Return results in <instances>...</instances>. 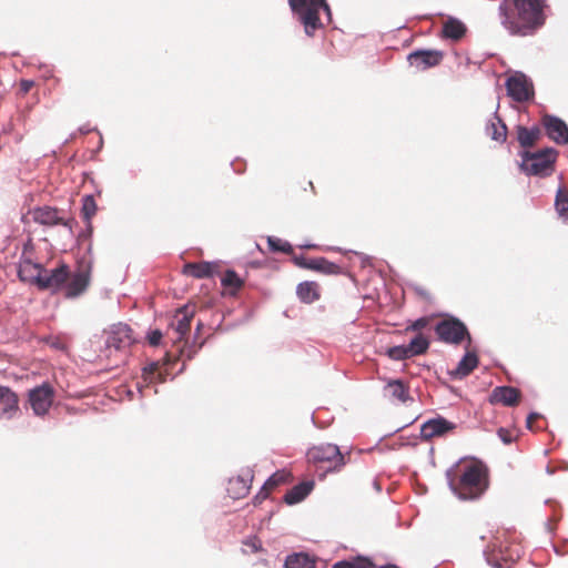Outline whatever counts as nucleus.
Segmentation results:
<instances>
[{
    "mask_svg": "<svg viewBox=\"0 0 568 568\" xmlns=\"http://www.w3.org/2000/svg\"><path fill=\"white\" fill-rule=\"evenodd\" d=\"M272 491L267 489L264 485L261 488V490L255 495L253 503L254 505L261 504L263 500H265Z\"/></svg>",
    "mask_w": 568,
    "mask_h": 568,
    "instance_id": "45",
    "label": "nucleus"
},
{
    "mask_svg": "<svg viewBox=\"0 0 568 568\" xmlns=\"http://www.w3.org/2000/svg\"><path fill=\"white\" fill-rule=\"evenodd\" d=\"M466 26L455 18H449L443 24L442 36L446 39L460 40L466 33Z\"/></svg>",
    "mask_w": 568,
    "mask_h": 568,
    "instance_id": "25",
    "label": "nucleus"
},
{
    "mask_svg": "<svg viewBox=\"0 0 568 568\" xmlns=\"http://www.w3.org/2000/svg\"><path fill=\"white\" fill-rule=\"evenodd\" d=\"M91 281V264L81 261L77 270L71 273L70 277L63 286L64 296L67 298H75L82 295L90 285Z\"/></svg>",
    "mask_w": 568,
    "mask_h": 568,
    "instance_id": "8",
    "label": "nucleus"
},
{
    "mask_svg": "<svg viewBox=\"0 0 568 568\" xmlns=\"http://www.w3.org/2000/svg\"><path fill=\"white\" fill-rule=\"evenodd\" d=\"M386 384L383 388L384 397L392 403L407 404L413 400L410 396L409 384L403 379H385Z\"/></svg>",
    "mask_w": 568,
    "mask_h": 568,
    "instance_id": "14",
    "label": "nucleus"
},
{
    "mask_svg": "<svg viewBox=\"0 0 568 568\" xmlns=\"http://www.w3.org/2000/svg\"><path fill=\"white\" fill-rule=\"evenodd\" d=\"M18 410V395L11 388L0 385V417L12 418Z\"/></svg>",
    "mask_w": 568,
    "mask_h": 568,
    "instance_id": "20",
    "label": "nucleus"
},
{
    "mask_svg": "<svg viewBox=\"0 0 568 568\" xmlns=\"http://www.w3.org/2000/svg\"><path fill=\"white\" fill-rule=\"evenodd\" d=\"M311 271L321 272L323 274L333 275L341 274L342 268L337 264L326 260L325 257L312 258V265H308Z\"/></svg>",
    "mask_w": 568,
    "mask_h": 568,
    "instance_id": "29",
    "label": "nucleus"
},
{
    "mask_svg": "<svg viewBox=\"0 0 568 568\" xmlns=\"http://www.w3.org/2000/svg\"><path fill=\"white\" fill-rule=\"evenodd\" d=\"M288 4L292 12L298 17L308 37H313L316 30L324 27L318 14L321 9L331 20V8L326 0H288Z\"/></svg>",
    "mask_w": 568,
    "mask_h": 568,
    "instance_id": "3",
    "label": "nucleus"
},
{
    "mask_svg": "<svg viewBox=\"0 0 568 568\" xmlns=\"http://www.w3.org/2000/svg\"><path fill=\"white\" fill-rule=\"evenodd\" d=\"M98 206L93 195H84L82 197L81 214L88 225L91 224L92 217L95 215Z\"/></svg>",
    "mask_w": 568,
    "mask_h": 568,
    "instance_id": "35",
    "label": "nucleus"
},
{
    "mask_svg": "<svg viewBox=\"0 0 568 568\" xmlns=\"http://www.w3.org/2000/svg\"><path fill=\"white\" fill-rule=\"evenodd\" d=\"M296 295L302 303L312 304L321 298V286L314 281L302 282L296 286Z\"/></svg>",
    "mask_w": 568,
    "mask_h": 568,
    "instance_id": "22",
    "label": "nucleus"
},
{
    "mask_svg": "<svg viewBox=\"0 0 568 568\" xmlns=\"http://www.w3.org/2000/svg\"><path fill=\"white\" fill-rule=\"evenodd\" d=\"M500 555H501V556H500V558L505 561V564H506L508 560H510V561H515V558H514L513 554H510V555H508V556H504V555H503V550L500 549Z\"/></svg>",
    "mask_w": 568,
    "mask_h": 568,
    "instance_id": "47",
    "label": "nucleus"
},
{
    "mask_svg": "<svg viewBox=\"0 0 568 568\" xmlns=\"http://www.w3.org/2000/svg\"><path fill=\"white\" fill-rule=\"evenodd\" d=\"M216 264L210 262L186 263L182 273L194 278H207L213 276Z\"/></svg>",
    "mask_w": 568,
    "mask_h": 568,
    "instance_id": "23",
    "label": "nucleus"
},
{
    "mask_svg": "<svg viewBox=\"0 0 568 568\" xmlns=\"http://www.w3.org/2000/svg\"><path fill=\"white\" fill-rule=\"evenodd\" d=\"M293 479L291 471L281 469L275 471L265 483L264 486L273 491L276 487L288 484Z\"/></svg>",
    "mask_w": 568,
    "mask_h": 568,
    "instance_id": "32",
    "label": "nucleus"
},
{
    "mask_svg": "<svg viewBox=\"0 0 568 568\" xmlns=\"http://www.w3.org/2000/svg\"><path fill=\"white\" fill-rule=\"evenodd\" d=\"M163 337V334L159 329H154L149 333L148 341L151 346H158Z\"/></svg>",
    "mask_w": 568,
    "mask_h": 568,
    "instance_id": "41",
    "label": "nucleus"
},
{
    "mask_svg": "<svg viewBox=\"0 0 568 568\" xmlns=\"http://www.w3.org/2000/svg\"><path fill=\"white\" fill-rule=\"evenodd\" d=\"M497 434H498V437L501 439V442L505 444L513 443L517 437V435L515 434L514 430L503 428V427L498 429Z\"/></svg>",
    "mask_w": 568,
    "mask_h": 568,
    "instance_id": "39",
    "label": "nucleus"
},
{
    "mask_svg": "<svg viewBox=\"0 0 568 568\" xmlns=\"http://www.w3.org/2000/svg\"><path fill=\"white\" fill-rule=\"evenodd\" d=\"M520 400L519 389L511 386L496 387L490 394V403L516 406Z\"/></svg>",
    "mask_w": 568,
    "mask_h": 568,
    "instance_id": "21",
    "label": "nucleus"
},
{
    "mask_svg": "<svg viewBox=\"0 0 568 568\" xmlns=\"http://www.w3.org/2000/svg\"><path fill=\"white\" fill-rule=\"evenodd\" d=\"M267 243H268L271 251H273V252H282V253H286V254H290L293 252L292 245L288 242L283 241L282 239L270 236L267 240Z\"/></svg>",
    "mask_w": 568,
    "mask_h": 568,
    "instance_id": "37",
    "label": "nucleus"
},
{
    "mask_svg": "<svg viewBox=\"0 0 568 568\" xmlns=\"http://www.w3.org/2000/svg\"><path fill=\"white\" fill-rule=\"evenodd\" d=\"M246 545H251L254 551H257V549H258L255 541H252L251 544L247 542Z\"/></svg>",
    "mask_w": 568,
    "mask_h": 568,
    "instance_id": "48",
    "label": "nucleus"
},
{
    "mask_svg": "<svg viewBox=\"0 0 568 568\" xmlns=\"http://www.w3.org/2000/svg\"><path fill=\"white\" fill-rule=\"evenodd\" d=\"M555 209L558 215L568 222V189L565 185L559 186L557 190Z\"/></svg>",
    "mask_w": 568,
    "mask_h": 568,
    "instance_id": "31",
    "label": "nucleus"
},
{
    "mask_svg": "<svg viewBox=\"0 0 568 568\" xmlns=\"http://www.w3.org/2000/svg\"><path fill=\"white\" fill-rule=\"evenodd\" d=\"M69 277L70 268L67 264L62 263L51 271L44 270L39 288L50 290L53 293L60 292L63 290Z\"/></svg>",
    "mask_w": 568,
    "mask_h": 568,
    "instance_id": "12",
    "label": "nucleus"
},
{
    "mask_svg": "<svg viewBox=\"0 0 568 568\" xmlns=\"http://www.w3.org/2000/svg\"><path fill=\"white\" fill-rule=\"evenodd\" d=\"M508 95L516 102H526L534 98V85L524 73H516L506 81Z\"/></svg>",
    "mask_w": 568,
    "mask_h": 568,
    "instance_id": "10",
    "label": "nucleus"
},
{
    "mask_svg": "<svg viewBox=\"0 0 568 568\" xmlns=\"http://www.w3.org/2000/svg\"><path fill=\"white\" fill-rule=\"evenodd\" d=\"M155 369H156V366H155V365H152V366L150 367V373L152 374Z\"/></svg>",
    "mask_w": 568,
    "mask_h": 568,
    "instance_id": "49",
    "label": "nucleus"
},
{
    "mask_svg": "<svg viewBox=\"0 0 568 568\" xmlns=\"http://www.w3.org/2000/svg\"><path fill=\"white\" fill-rule=\"evenodd\" d=\"M447 478L450 489L464 500L477 499L488 488V469L478 460L457 464Z\"/></svg>",
    "mask_w": 568,
    "mask_h": 568,
    "instance_id": "2",
    "label": "nucleus"
},
{
    "mask_svg": "<svg viewBox=\"0 0 568 568\" xmlns=\"http://www.w3.org/2000/svg\"><path fill=\"white\" fill-rule=\"evenodd\" d=\"M293 262L295 263V265H297L298 267H302V268H305V270H310V266L308 265H312V258H306L305 256L303 255H295L293 257Z\"/></svg>",
    "mask_w": 568,
    "mask_h": 568,
    "instance_id": "43",
    "label": "nucleus"
},
{
    "mask_svg": "<svg viewBox=\"0 0 568 568\" xmlns=\"http://www.w3.org/2000/svg\"><path fill=\"white\" fill-rule=\"evenodd\" d=\"M546 0H504L499 6L501 26L514 37L534 36L546 22Z\"/></svg>",
    "mask_w": 568,
    "mask_h": 568,
    "instance_id": "1",
    "label": "nucleus"
},
{
    "mask_svg": "<svg viewBox=\"0 0 568 568\" xmlns=\"http://www.w3.org/2000/svg\"><path fill=\"white\" fill-rule=\"evenodd\" d=\"M435 332L438 338L447 344L458 345L465 338L468 339V343L471 341L466 325L455 317L446 318L437 323Z\"/></svg>",
    "mask_w": 568,
    "mask_h": 568,
    "instance_id": "7",
    "label": "nucleus"
},
{
    "mask_svg": "<svg viewBox=\"0 0 568 568\" xmlns=\"http://www.w3.org/2000/svg\"><path fill=\"white\" fill-rule=\"evenodd\" d=\"M386 355L394 361H403L410 357L406 345H398L389 347Z\"/></svg>",
    "mask_w": 568,
    "mask_h": 568,
    "instance_id": "38",
    "label": "nucleus"
},
{
    "mask_svg": "<svg viewBox=\"0 0 568 568\" xmlns=\"http://www.w3.org/2000/svg\"><path fill=\"white\" fill-rule=\"evenodd\" d=\"M55 398V389L45 382L28 392V403L36 416H45Z\"/></svg>",
    "mask_w": 568,
    "mask_h": 568,
    "instance_id": "6",
    "label": "nucleus"
},
{
    "mask_svg": "<svg viewBox=\"0 0 568 568\" xmlns=\"http://www.w3.org/2000/svg\"><path fill=\"white\" fill-rule=\"evenodd\" d=\"M221 283L230 294L235 295L244 285V281L233 270H227L221 278Z\"/></svg>",
    "mask_w": 568,
    "mask_h": 568,
    "instance_id": "30",
    "label": "nucleus"
},
{
    "mask_svg": "<svg viewBox=\"0 0 568 568\" xmlns=\"http://www.w3.org/2000/svg\"><path fill=\"white\" fill-rule=\"evenodd\" d=\"M333 568H375V565L367 558L358 557L354 560L338 561Z\"/></svg>",
    "mask_w": 568,
    "mask_h": 568,
    "instance_id": "36",
    "label": "nucleus"
},
{
    "mask_svg": "<svg viewBox=\"0 0 568 568\" xmlns=\"http://www.w3.org/2000/svg\"><path fill=\"white\" fill-rule=\"evenodd\" d=\"M253 477V473L248 469L239 476L232 477L226 488L229 496L233 499L245 497L251 489Z\"/></svg>",
    "mask_w": 568,
    "mask_h": 568,
    "instance_id": "19",
    "label": "nucleus"
},
{
    "mask_svg": "<svg viewBox=\"0 0 568 568\" xmlns=\"http://www.w3.org/2000/svg\"><path fill=\"white\" fill-rule=\"evenodd\" d=\"M135 342L133 331L126 324H115L106 332L105 345L108 348L123 351L129 348Z\"/></svg>",
    "mask_w": 568,
    "mask_h": 568,
    "instance_id": "11",
    "label": "nucleus"
},
{
    "mask_svg": "<svg viewBox=\"0 0 568 568\" xmlns=\"http://www.w3.org/2000/svg\"><path fill=\"white\" fill-rule=\"evenodd\" d=\"M541 124L550 140L562 145L568 143V125L561 119L545 114Z\"/></svg>",
    "mask_w": 568,
    "mask_h": 568,
    "instance_id": "15",
    "label": "nucleus"
},
{
    "mask_svg": "<svg viewBox=\"0 0 568 568\" xmlns=\"http://www.w3.org/2000/svg\"><path fill=\"white\" fill-rule=\"evenodd\" d=\"M455 424L448 422L443 417L429 419L420 427V436L424 440H429L434 437L443 436L455 429Z\"/></svg>",
    "mask_w": 568,
    "mask_h": 568,
    "instance_id": "18",
    "label": "nucleus"
},
{
    "mask_svg": "<svg viewBox=\"0 0 568 568\" xmlns=\"http://www.w3.org/2000/svg\"><path fill=\"white\" fill-rule=\"evenodd\" d=\"M407 346L410 357L425 354L429 347V341L422 333H418Z\"/></svg>",
    "mask_w": 568,
    "mask_h": 568,
    "instance_id": "33",
    "label": "nucleus"
},
{
    "mask_svg": "<svg viewBox=\"0 0 568 568\" xmlns=\"http://www.w3.org/2000/svg\"><path fill=\"white\" fill-rule=\"evenodd\" d=\"M408 62L418 70H427L442 63L444 52L440 50H416L408 54Z\"/></svg>",
    "mask_w": 568,
    "mask_h": 568,
    "instance_id": "16",
    "label": "nucleus"
},
{
    "mask_svg": "<svg viewBox=\"0 0 568 568\" xmlns=\"http://www.w3.org/2000/svg\"><path fill=\"white\" fill-rule=\"evenodd\" d=\"M558 152L552 148H545L537 152H524L521 170L528 175L548 176L555 170Z\"/></svg>",
    "mask_w": 568,
    "mask_h": 568,
    "instance_id": "5",
    "label": "nucleus"
},
{
    "mask_svg": "<svg viewBox=\"0 0 568 568\" xmlns=\"http://www.w3.org/2000/svg\"><path fill=\"white\" fill-rule=\"evenodd\" d=\"M478 365V357L475 352H467L458 363L457 367L452 371L454 378H464L468 376Z\"/></svg>",
    "mask_w": 568,
    "mask_h": 568,
    "instance_id": "24",
    "label": "nucleus"
},
{
    "mask_svg": "<svg viewBox=\"0 0 568 568\" xmlns=\"http://www.w3.org/2000/svg\"><path fill=\"white\" fill-rule=\"evenodd\" d=\"M314 561L305 554H294L286 558L285 568H313Z\"/></svg>",
    "mask_w": 568,
    "mask_h": 568,
    "instance_id": "34",
    "label": "nucleus"
},
{
    "mask_svg": "<svg viewBox=\"0 0 568 568\" xmlns=\"http://www.w3.org/2000/svg\"><path fill=\"white\" fill-rule=\"evenodd\" d=\"M194 314L195 306L193 305H184L176 310L173 320L170 323V331L175 334V337H172L174 344L182 343L185 336H187Z\"/></svg>",
    "mask_w": 568,
    "mask_h": 568,
    "instance_id": "9",
    "label": "nucleus"
},
{
    "mask_svg": "<svg viewBox=\"0 0 568 568\" xmlns=\"http://www.w3.org/2000/svg\"><path fill=\"white\" fill-rule=\"evenodd\" d=\"M430 323L429 317H420L407 326L406 331L420 332Z\"/></svg>",
    "mask_w": 568,
    "mask_h": 568,
    "instance_id": "40",
    "label": "nucleus"
},
{
    "mask_svg": "<svg viewBox=\"0 0 568 568\" xmlns=\"http://www.w3.org/2000/svg\"><path fill=\"white\" fill-rule=\"evenodd\" d=\"M44 268L34 263L31 256H21L18 266V276L22 282L34 284L39 287Z\"/></svg>",
    "mask_w": 568,
    "mask_h": 568,
    "instance_id": "17",
    "label": "nucleus"
},
{
    "mask_svg": "<svg viewBox=\"0 0 568 568\" xmlns=\"http://www.w3.org/2000/svg\"><path fill=\"white\" fill-rule=\"evenodd\" d=\"M541 416L538 414V413H531L528 415L527 417V420H526V426L528 429L530 430H534V429H539L540 427H535V423H537L538 420H540Z\"/></svg>",
    "mask_w": 568,
    "mask_h": 568,
    "instance_id": "44",
    "label": "nucleus"
},
{
    "mask_svg": "<svg viewBox=\"0 0 568 568\" xmlns=\"http://www.w3.org/2000/svg\"><path fill=\"white\" fill-rule=\"evenodd\" d=\"M34 81L29 79H22L19 83V92L26 95L34 87Z\"/></svg>",
    "mask_w": 568,
    "mask_h": 568,
    "instance_id": "42",
    "label": "nucleus"
},
{
    "mask_svg": "<svg viewBox=\"0 0 568 568\" xmlns=\"http://www.w3.org/2000/svg\"><path fill=\"white\" fill-rule=\"evenodd\" d=\"M306 457L308 463L325 473L339 470L346 464L345 456L334 444L313 446L307 450Z\"/></svg>",
    "mask_w": 568,
    "mask_h": 568,
    "instance_id": "4",
    "label": "nucleus"
},
{
    "mask_svg": "<svg viewBox=\"0 0 568 568\" xmlns=\"http://www.w3.org/2000/svg\"><path fill=\"white\" fill-rule=\"evenodd\" d=\"M31 215L36 223L44 226L63 225L71 227V221L65 220L57 207L49 205L38 206L31 211Z\"/></svg>",
    "mask_w": 568,
    "mask_h": 568,
    "instance_id": "13",
    "label": "nucleus"
},
{
    "mask_svg": "<svg viewBox=\"0 0 568 568\" xmlns=\"http://www.w3.org/2000/svg\"><path fill=\"white\" fill-rule=\"evenodd\" d=\"M486 132L487 135L499 143L506 141L507 126L497 114H494V116L489 120L486 126Z\"/></svg>",
    "mask_w": 568,
    "mask_h": 568,
    "instance_id": "28",
    "label": "nucleus"
},
{
    "mask_svg": "<svg viewBox=\"0 0 568 568\" xmlns=\"http://www.w3.org/2000/svg\"><path fill=\"white\" fill-rule=\"evenodd\" d=\"M541 136V130L538 126L527 129L526 126H517V140L523 148L534 146Z\"/></svg>",
    "mask_w": 568,
    "mask_h": 568,
    "instance_id": "27",
    "label": "nucleus"
},
{
    "mask_svg": "<svg viewBox=\"0 0 568 568\" xmlns=\"http://www.w3.org/2000/svg\"><path fill=\"white\" fill-rule=\"evenodd\" d=\"M314 488L313 481H303L296 486H294L292 489H290L285 496L284 501L287 505H294L300 501H302Z\"/></svg>",
    "mask_w": 568,
    "mask_h": 568,
    "instance_id": "26",
    "label": "nucleus"
},
{
    "mask_svg": "<svg viewBox=\"0 0 568 568\" xmlns=\"http://www.w3.org/2000/svg\"><path fill=\"white\" fill-rule=\"evenodd\" d=\"M32 251H33V244H32V241H31V240H29V241L23 245V250H22V255H21V256H31Z\"/></svg>",
    "mask_w": 568,
    "mask_h": 568,
    "instance_id": "46",
    "label": "nucleus"
}]
</instances>
